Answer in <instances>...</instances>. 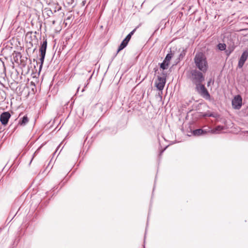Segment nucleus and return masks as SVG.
<instances>
[{
	"label": "nucleus",
	"mask_w": 248,
	"mask_h": 248,
	"mask_svg": "<svg viewBox=\"0 0 248 248\" xmlns=\"http://www.w3.org/2000/svg\"><path fill=\"white\" fill-rule=\"evenodd\" d=\"M70 19V17H67L66 19L68 20V19Z\"/></svg>",
	"instance_id": "nucleus-28"
},
{
	"label": "nucleus",
	"mask_w": 248,
	"mask_h": 248,
	"mask_svg": "<svg viewBox=\"0 0 248 248\" xmlns=\"http://www.w3.org/2000/svg\"><path fill=\"white\" fill-rule=\"evenodd\" d=\"M162 77L157 76V80L155 83V86L157 89L159 91H162L164 89L165 84L166 83V78L167 73L163 72L162 73Z\"/></svg>",
	"instance_id": "nucleus-5"
},
{
	"label": "nucleus",
	"mask_w": 248,
	"mask_h": 248,
	"mask_svg": "<svg viewBox=\"0 0 248 248\" xmlns=\"http://www.w3.org/2000/svg\"><path fill=\"white\" fill-rule=\"evenodd\" d=\"M232 108L235 109H239L242 105V98L240 95H235L232 101Z\"/></svg>",
	"instance_id": "nucleus-6"
},
{
	"label": "nucleus",
	"mask_w": 248,
	"mask_h": 248,
	"mask_svg": "<svg viewBox=\"0 0 248 248\" xmlns=\"http://www.w3.org/2000/svg\"><path fill=\"white\" fill-rule=\"evenodd\" d=\"M224 129L223 126L221 125H218L215 127L214 129H212V134H216L218 133L219 131H221L222 130Z\"/></svg>",
	"instance_id": "nucleus-14"
},
{
	"label": "nucleus",
	"mask_w": 248,
	"mask_h": 248,
	"mask_svg": "<svg viewBox=\"0 0 248 248\" xmlns=\"http://www.w3.org/2000/svg\"><path fill=\"white\" fill-rule=\"evenodd\" d=\"M217 47L220 50L223 51L226 49V45L224 43H219L217 45Z\"/></svg>",
	"instance_id": "nucleus-17"
},
{
	"label": "nucleus",
	"mask_w": 248,
	"mask_h": 248,
	"mask_svg": "<svg viewBox=\"0 0 248 248\" xmlns=\"http://www.w3.org/2000/svg\"><path fill=\"white\" fill-rule=\"evenodd\" d=\"M124 40V42H126L127 43H128L129 41H130V40H129V39H127L126 37H125Z\"/></svg>",
	"instance_id": "nucleus-23"
},
{
	"label": "nucleus",
	"mask_w": 248,
	"mask_h": 248,
	"mask_svg": "<svg viewBox=\"0 0 248 248\" xmlns=\"http://www.w3.org/2000/svg\"><path fill=\"white\" fill-rule=\"evenodd\" d=\"M173 57V54L171 53V51H170V53H168L165 59L164 60V63H167L169 64L170 63V60L171 59L172 57Z\"/></svg>",
	"instance_id": "nucleus-10"
},
{
	"label": "nucleus",
	"mask_w": 248,
	"mask_h": 248,
	"mask_svg": "<svg viewBox=\"0 0 248 248\" xmlns=\"http://www.w3.org/2000/svg\"><path fill=\"white\" fill-rule=\"evenodd\" d=\"M40 148H41V147H39V148H38V149H37V150L34 152V153L33 154V156H32V157L31 160H32V159H33V157H34V156H35L36 154H37L38 153L39 151V150H40ZM31 161H32V160H31Z\"/></svg>",
	"instance_id": "nucleus-21"
},
{
	"label": "nucleus",
	"mask_w": 248,
	"mask_h": 248,
	"mask_svg": "<svg viewBox=\"0 0 248 248\" xmlns=\"http://www.w3.org/2000/svg\"><path fill=\"white\" fill-rule=\"evenodd\" d=\"M31 34V32H28V33H27V36H28V35L29 34Z\"/></svg>",
	"instance_id": "nucleus-26"
},
{
	"label": "nucleus",
	"mask_w": 248,
	"mask_h": 248,
	"mask_svg": "<svg viewBox=\"0 0 248 248\" xmlns=\"http://www.w3.org/2000/svg\"><path fill=\"white\" fill-rule=\"evenodd\" d=\"M13 55L14 61L16 63H18V61L19 60L21 61L20 59L22 57L21 53L19 52H16L15 51Z\"/></svg>",
	"instance_id": "nucleus-9"
},
{
	"label": "nucleus",
	"mask_w": 248,
	"mask_h": 248,
	"mask_svg": "<svg viewBox=\"0 0 248 248\" xmlns=\"http://www.w3.org/2000/svg\"><path fill=\"white\" fill-rule=\"evenodd\" d=\"M204 117H212L214 118H217L218 114L216 113L207 112L203 115Z\"/></svg>",
	"instance_id": "nucleus-15"
},
{
	"label": "nucleus",
	"mask_w": 248,
	"mask_h": 248,
	"mask_svg": "<svg viewBox=\"0 0 248 248\" xmlns=\"http://www.w3.org/2000/svg\"><path fill=\"white\" fill-rule=\"evenodd\" d=\"M187 78L196 86L202 83L204 80L203 72L197 69H192L187 73Z\"/></svg>",
	"instance_id": "nucleus-2"
},
{
	"label": "nucleus",
	"mask_w": 248,
	"mask_h": 248,
	"mask_svg": "<svg viewBox=\"0 0 248 248\" xmlns=\"http://www.w3.org/2000/svg\"><path fill=\"white\" fill-rule=\"evenodd\" d=\"M248 58V50H245L242 54L240 58L238 61V67L239 68H242L245 62Z\"/></svg>",
	"instance_id": "nucleus-7"
},
{
	"label": "nucleus",
	"mask_w": 248,
	"mask_h": 248,
	"mask_svg": "<svg viewBox=\"0 0 248 248\" xmlns=\"http://www.w3.org/2000/svg\"><path fill=\"white\" fill-rule=\"evenodd\" d=\"M170 64H169L167 63H164V62L163 61L160 64V68H161L163 70H165L168 69L169 66Z\"/></svg>",
	"instance_id": "nucleus-18"
},
{
	"label": "nucleus",
	"mask_w": 248,
	"mask_h": 248,
	"mask_svg": "<svg viewBox=\"0 0 248 248\" xmlns=\"http://www.w3.org/2000/svg\"><path fill=\"white\" fill-rule=\"evenodd\" d=\"M29 122V119L27 116H24L21 120H20L18 122V124L21 125H26Z\"/></svg>",
	"instance_id": "nucleus-11"
},
{
	"label": "nucleus",
	"mask_w": 248,
	"mask_h": 248,
	"mask_svg": "<svg viewBox=\"0 0 248 248\" xmlns=\"http://www.w3.org/2000/svg\"><path fill=\"white\" fill-rule=\"evenodd\" d=\"M11 114L8 111L2 113L0 116V121L2 125H5L8 124Z\"/></svg>",
	"instance_id": "nucleus-8"
},
{
	"label": "nucleus",
	"mask_w": 248,
	"mask_h": 248,
	"mask_svg": "<svg viewBox=\"0 0 248 248\" xmlns=\"http://www.w3.org/2000/svg\"><path fill=\"white\" fill-rule=\"evenodd\" d=\"M126 37L127 38V39H129V40H130L131 38V36H130V35H129L128 34Z\"/></svg>",
	"instance_id": "nucleus-25"
},
{
	"label": "nucleus",
	"mask_w": 248,
	"mask_h": 248,
	"mask_svg": "<svg viewBox=\"0 0 248 248\" xmlns=\"http://www.w3.org/2000/svg\"><path fill=\"white\" fill-rule=\"evenodd\" d=\"M47 47V40L46 39H44L43 42V43L41 44V46L39 48V51L40 52V58L39 59V63L40 65V69L42 67L45 56L46 53V49Z\"/></svg>",
	"instance_id": "nucleus-3"
},
{
	"label": "nucleus",
	"mask_w": 248,
	"mask_h": 248,
	"mask_svg": "<svg viewBox=\"0 0 248 248\" xmlns=\"http://www.w3.org/2000/svg\"><path fill=\"white\" fill-rule=\"evenodd\" d=\"M195 89L196 91L205 99L209 100L210 99V95L208 91L202 83L196 86Z\"/></svg>",
	"instance_id": "nucleus-4"
},
{
	"label": "nucleus",
	"mask_w": 248,
	"mask_h": 248,
	"mask_svg": "<svg viewBox=\"0 0 248 248\" xmlns=\"http://www.w3.org/2000/svg\"><path fill=\"white\" fill-rule=\"evenodd\" d=\"M203 131L202 129H197L193 131L192 134L194 136H199L201 135H203Z\"/></svg>",
	"instance_id": "nucleus-12"
},
{
	"label": "nucleus",
	"mask_w": 248,
	"mask_h": 248,
	"mask_svg": "<svg viewBox=\"0 0 248 248\" xmlns=\"http://www.w3.org/2000/svg\"><path fill=\"white\" fill-rule=\"evenodd\" d=\"M186 50L183 49L179 55V58H178L179 60L180 61V60H182L184 58L185 56L186 55Z\"/></svg>",
	"instance_id": "nucleus-19"
},
{
	"label": "nucleus",
	"mask_w": 248,
	"mask_h": 248,
	"mask_svg": "<svg viewBox=\"0 0 248 248\" xmlns=\"http://www.w3.org/2000/svg\"><path fill=\"white\" fill-rule=\"evenodd\" d=\"M194 62L196 68L203 73H206L208 69V64L205 55L201 52L196 53Z\"/></svg>",
	"instance_id": "nucleus-1"
},
{
	"label": "nucleus",
	"mask_w": 248,
	"mask_h": 248,
	"mask_svg": "<svg viewBox=\"0 0 248 248\" xmlns=\"http://www.w3.org/2000/svg\"><path fill=\"white\" fill-rule=\"evenodd\" d=\"M203 131V133L204 135L206 134L209 133H212V129H211L209 127L204 126L203 128H202Z\"/></svg>",
	"instance_id": "nucleus-16"
},
{
	"label": "nucleus",
	"mask_w": 248,
	"mask_h": 248,
	"mask_svg": "<svg viewBox=\"0 0 248 248\" xmlns=\"http://www.w3.org/2000/svg\"><path fill=\"white\" fill-rule=\"evenodd\" d=\"M124 40V42H126L127 43H128L129 41H130V40H129V39H127L126 37H125Z\"/></svg>",
	"instance_id": "nucleus-24"
},
{
	"label": "nucleus",
	"mask_w": 248,
	"mask_h": 248,
	"mask_svg": "<svg viewBox=\"0 0 248 248\" xmlns=\"http://www.w3.org/2000/svg\"><path fill=\"white\" fill-rule=\"evenodd\" d=\"M0 65H2V67H3V69H4V70H5V67L4 66V62H2V61H0Z\"/></svg>",
	"instance_id": "nucleus-22"
},
{
	"label": "nucleus",
	"mask_w": 248,
	"mask_h": 248,
	"mask_svg": "<svg viewBox=\"0 0 248 248\" xmlns=\"http://www.w3.org/2000/svg\"><path fill=\"white\" fill-rule=\"evenodd\" d=\"M53 24H55V21H53Z\"/></svg>",
	"instance_id": "nucleus-29"
},
{
	"label": "nucleus",
	"mask_w": 248,
	"mask_h": 248,
	"mask_svg": "<svg viewBox=\"0 0 248 248\" xmlns=\"http://www.w3.org/2000/svg\"><path fill=\"white\" fill-rule=\"evenodd\" d=\"M138 27H139L138 26L137 27L132 31H131L128 34L130 35V36H132V35H133V34L136 31V30L138 28Z\"/></svg>",
	"instance_id": "nucleus-20"
},
{
	"label": "nucleus",
	"mask_w": 248,
	"mask_h": 248,
	"mask_svg": "<svg viewBox=\"0 0 248 248\" xmlns=\"http://www.w3.org/2000/svg\"><path fill=\"white\" fill-rule=\"evenodd\" d=\"M128 43L126 42H124V40L122 42V43H121L120 45L119 46V48L118 49V50L117 51V54H118V53L121 50H122V49H123L124 47H125L127 45Z\"/></svg>",
	"instance_id": "nucleus-13"
},
{
	"label": "nucleus",
	"mask_w": 248,
	"mask_h": 248,
	"mask_svg": "<svg viewBox=\"0 0 248 248\" xmlns=\"http://www.w3.org/2000/svg\"><path fill=\"white\" fill-rule=\"evenodd\" d=\"M154 70L155 71V72H156V71H157V68H154Z\"/></svg>",
	"instance_id": "nucleus-27"
}]
</instances>
